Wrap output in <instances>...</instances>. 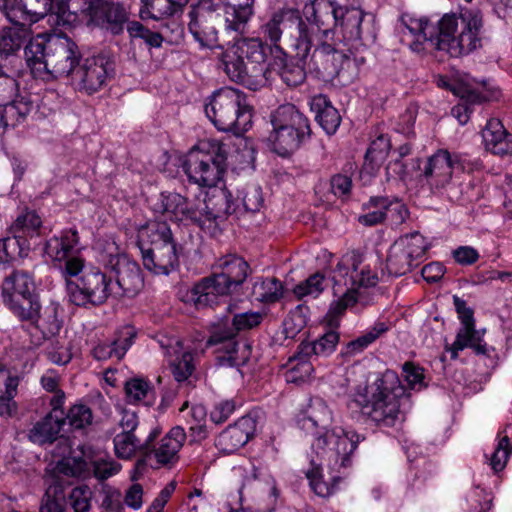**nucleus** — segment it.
<instances>
[{
    "instance_id": "obj_1",
    "label": "nucleus",
    "mask_w": 512,
    "mask_h": 512,
    "mask_svg": "<svg viewBox=\"0 0 512 512\" xmlns=\"http://www.w3.org/2000/svg\"><path fill=\"white\" fill-rule=\"evenodd\" d=\"M401 22L413 36L421 37L431 49L451 57L467 55L481 47L482 14L478 9H461L460 14H445L438 25L426 18L403 14Z\"/></svg>"
},
{
    "instance_id": "obj_2",
    "label": "nucleus",
    "mask_w": 512,
    "mask_h": 512,
    "mask_svg": "<svg viewBox=\"0 0 512 512\" xmlns=\"http://www.w3.org/2000/svg\"><path fill=\"white\" fill-rule=\"evenodd\" d=\"M404 393L398 375L386 370L373 382L359 386L351 394L347 408L353 418L362 417L376 426L392 427L399 420L400 398Z\"/></svg>"
},
{
    "instance_id": "obj_3",
    "label": "nucleus",
    "mask_w": 512,
    "mask_h": 512,
    "mask_svg": "<svg viewBox=\"0 0 512 512\" xmlns=\"http://www.w3.org/2000/svg\"><path fill=\"white\" fill-rule=\"evenodd\" d=\"M24 55L33 77L42 80L72 76L81 60L78 45L65 34L37 35L25 46Z\"/></svg>"
},
{
    "instance_id": "obj_4",
    "label": "nucleus",
    "mask_w": 512,
    "mask_h": 512,
    "mask_svg": "<svg viewBox=\"0 0 512 512\" xmlns=\"http://www.w3.org/2000/svg\"><path fill=\"white\" fill-rule=\"evenodd\" d=\"M304 16L312 21L315 38L329 39L333 28L338 27L343 41L352 48L363 46L362 22L366 13L359 7L340 5L337 0H308Z\"/></svg>"
},
{
    "instance_id": "obj_5",
    "label": "nucleus",
    "mask_w": 512,
    "mask_h": 512,
    "mask_svg": "<svg viewBox=\"0 0 512 512\" xmlns=\"http://www.w3.org/2000/svg\"><path fill=\"white\" fill-rule=\"evenodd\" d=\"M266 53L258 38H245L227 48L221 55V67L227 77L250 90L267 84Z\"/></svg>"
},
{
    "instance_id": "obj_6",
    "label": "nucleus",
    "mask_w": 512,
    "mask_h": 512,
    "mask_svg": "<svg viewBox=\"0 0 512 512\" xmlns=\"http://www.w3.org/2000/svg\"><path fill=\"white\" fill-rule=\"evenodd\" d=\"M261 33L279 52L282 53L283 46H286L301 56L307 55L315 38L312 21L292 8L274 12L261 26Z\"/></svg>"
},
{
    "instance_id": "obj_7",
    "label": "nucleus",
    "mask_w": 512,
    "mask_h": 512,
    "mask_svg": "<svg viewBox=\"0 0 512 512\" xmlns=\"http://www.w3.org/2000/svg\"><path fill=\"white\" fill-rule=\"evenodd\" d=\"M333 294L336 298L330 305L329 314L341 315L358 300V289L373 287L378 282L377 274L362 265L359 253L345 255L333 271Z\"/></svg>"
},
{
    "instance_id": "obj_8",
    "label": "nucleus",
    "mask_w": 512,
    "mask_h": 512,
    "mask_svg": "<svg viewBox=\"0 0 512 512\" xmlns=\"http://www.w3.org/2000/svg\"><path fill=\"white\" fill-rule=\"evenodd\" d=\"M204 111L219 131L239 135L252 124V107L247 95L239 89L224 87L216 90L208 97Z\"/></svg>"
},
{
    "instance_id": "obj_9",
    "label": "nucleus",
    "mask_w": 512,
    "mask_h": 512,
    "mask_svg": "<svg viewBox=\"0 0 512 512\" xmlns=\"http://www.w3.org/2000/svg\"><path fill=\"white\" fill-rule=\"evenodd\" d=\"M138 246L144 267L155 275L168 276L179 267V252L166 222H151L139 231Z\"/></svg>"
},
{
    "instance_id": "obj_10",
    "label": "nucleus",
    "mask_w": 512,
    "mask_h": 512,
    "mask_svg": "<svg viewBox=\"0 0 512 512\" xmlns=\"http://www.w3.org/2000/svg\"><path fill=\"white\" fill-rule=\"evenodd\" d=\"M216 271L203 278L192 289V299L197 307L212 306L219 296L229 295L242 285L250 273L249 264L238 255H225L215 263Z\"/></svg>"
},
{
    "instance_id": "obj_11",
    "label": "nucleus",
    "mask_w": 512,
    "mask_h": 512,
    "mask_svg": "<svg viewBox=\"0 0 512 512\" xmlns=\"http://www.w3.org/2000/svg\"><path fill=\"white\" fill-rule=\"evenodd\" d=\"M227 155L224 143L200 141L187 153L182 167L190 182L200 187H214L226 170Z\"/></svg>"
},
{
    "instance_id": "obj_12",
    "label": "nucleus",
    "mask_w": 512,
    "mask_h": 512,
    "mask_svg": "<svg viewBox=\"0 0 512 512\" xmlns=\"http://www.w3.org/2000/svg\"><path fill=\"white\" fill-rule=\"evenodd\" d=\"M262 320V313L253 311L234 314L231 320L225 317L212 326L207 346H218L217 352L224 353L218 356L221 363H227L230 366L239 365L245 360L246 354L244 351L241 355L239 354L237 334L257 327Z\"/></svg>"
},
{
    "instance_id": "obj_13",
    "label": "nucleus",
    "mask_w": 512,
    "mask_h": 512,
    "mask_svg": "<svg viewBox=\"0 0 512 512\" xmlns=\"http://www.w3.org/2000/svg\"><path fill=\"white\" fill-rule=\"evenodd\" d=\"M364 440V435L335 427L318 433L311 447L331 472L341 473V470L346 471L352 465V455Z\"/></svg>"
},
{
    "instance_id": "obj_14",
    "label": "nucleus",
    "mask_w": 512,
    "mask_h": 512,
    "mask_svg": "<svg viewBox=\"0 0 512 512\" xmlns=\"http://www.w3.org/2000/svg\"><path fill=\"white\" fill-rule=\"evenodd\" d=\"M411 169L417 173L420 183L427 185L432 193H439L451 184L454 171L463 170L464 165L460 154L438 149L424 160L412 159Z\"/></svg>"
},
{
    "instance_id": "obj_15",
    "label": "nucleus",
    "mask_w": 512,
    "mask_h": 512,
    "mask_svg": "<svg viewBox=\"0 0 512 512\" xmlns=\"http://www.w3.org/2000/svg\"><path fill=\"white\" fill-rule=\"evenodd\" d=\"M427 243L418 232L398 238L390 247L386 259V269L391 276H402L419 266L425 256Z\"/></svg>"
},
{
    "instance_id": "obj_16",
    "label": "nucleus",
    "mask_w": 512,
    "mask_h": 512,
    "mask_svg": "<svg viewBox=\"0 0 512 512\" xmlns=\"http://www.w3.org/2000/svg\"><path fill=\"white\" fill-rule=\"evenodd\" d=\"M69 301L77 306L101 305L114 295L111 279L100 270L85 271L76 281H68Z\"/></svg>"
},
{
    "instance_id": "obj_17",
    "label": "nucleus",
    "mask_w": 512,
    "mask_h": 512,
    "mask_svg": "<svg viewBox=\"0 0 512 512\" xmlns=\"http://www.w3.org/2000/svg\"><path fill=\"white\" fill-rule=\"evenodd\" d=\"M113 73L112 61L108 56L100 53L79 62L71 78L80 91L91 95L106 85Z\"/></svg>"
},
{
    "instance_id": "obj_18",
    "label": "nucleus",
    "mask_w": 512,
    "mask_h": 512,
    "mask_svg": "<svg viewBox=\"0 0 512 512\" xmlns=\"http://www.w3.org/2000/svg\"><path fill=\"white\" fill-rule=\"evenodd\" d=\"M327 40L328 39L324 36L318 35L317 38H314L313 44L309 47L307 55H296V57H298L318 79L324 82H333V75L336 73V61L342 58V51H339Z\"/></svg>"
},
{
    "instance_id": "obj_19",
    "label": "nucleus",
    "mask_w": 512,
    "mask_h": 512,
    "mask_svg": "<svg viewBox=\"0 0 512 512\" xmlns=\"http://www.w3.org/2000/svg\"><path fill=\"white\" fill-rule=\"evenodd\" d=\"M189 31L194 39L202 46L212 48L218 41L217 25L221 24L216 13L213 0H200L191 6L188 13Z\"/></svg>"
},
{
    "instance_id": "obj_20",
    "label": "nucleus",
    "mask_w": 512,
    "mask_h": 512,
    "mask_svg": "<svg viewBox=\"0 0 512 512\" xmlns=\"http://www.w3.org/2000/svg\"><path fill=\"white\" fill-rule=\"evenodd\" d=\"M81 12H88L90 22L105 30L107 33L118 36L127 30L130 21V8L120 2H105L94 5L88 3L80 7Z\"/></svg>"
},
{
    "instance_id": "obj_21",
    "label": "nucleus",
    "mask_w": 512,
    "mask_h": 512,
    "mask_svg": "<svg viewBox=\"0 0 512 512\" xmlns=\"http://www.w3.org/2000/svg\"><path fill=\"white\" fill-rule=\"evenodd\" d=\"M339 333L335 330H329L314 341H302L297 348L296 354L290 361H298L297 366L293 367L288 373V380L294 381L295 371L300 370L299 378L308 377L313 368L308 360L311 357H327L332 354L339 342Z\"/></svg>"
},
{
    "instance_id": "obj_22",
    "label": "nucleus",
    "mask_w": 512,
    "mask_h": 512,
    "mask_svg": "<svg viewBox=\"0 0 512 512\" xmlns=\"http://www.w3.org/2000/svg\"><path fill=\"white\" fill-rule=\"evenodd\" d=\"M106 266L115 277L114 295L135 296L144 286L139 265L125 254H110Z\"/></svg>"
},
{
    "instance_id": "obj_23",
    "label": "nucleus",
    "mask_w": 512,
    "mask_h": 512,
    "mask_svg": "<svg viewBox=\"0 0 512 512\" xmlns=\"http://www.w3.org/2000/svg\"><path fill=\"white\" fill-rule=\"evenodd\" d=\"M200 204V200L192 201L176 192H162L152 204V209L171 220L199 226Z\"/></svg>"
},
{
    "instance_id": "obj_24",
    "label": "nucleus",
    "mask_w": 512,
    "mask_h": 512,
    "mask_svg": "<svg viewBox=\"0 0 512 512\" xmlns=\"http://www.w3.org/2000/svg\"><path fill=\"white\" fill-rule=\"evenodd\" d=\"M234 211L231 193L226 189L215 190L200 204L199 227L209 233H215L219 224Z\"/></svg>"
},
{
    "instance_id": "obj_25",
    "label": "nucleus",
    "mask_w": 512,
    "mask_h": 512,
    "mask_svg": "<svg viewBox=\"0 0 512 512\" xmlns=\"http://www.w3.org/2000/svg\"><path fill=\"white\" fill-rule=\"evenodd\" d=\"M254 1L213 0V6L225 30L235 32L238 35L243 34L246 30L247 24L254 13Z\"/></svg>"
},
{
    "instance_id": "obj_26",
    "label": "nucleus",
    "mask_w": 512,
    "mask_h": 512,
    "mask_svg": "<svg viewBox=\"0 0 512 512\" xmlns=\"http://www.w3.org/2000/svg\"><path fill=\"white\" fill-rule=\"evenodd\" d=\"M473 315L474 313L471 308L458 314L462 326L457 333L456 340L449 348L452 358H456L458 352L467 347L472 348L478 355H484L487 352L486 343L482 339V333L475 329Z\"/></svg>"
},
{
    "instance_id": "obj_27",
    "label": "nucleus",
    "mask_w": 512,
    "mask_h": 512,
    "mask_svg": "<svg viewBox=\"0 0 512 512\" xmlns=\"http://www.w3.org/2000/svg\"><path fill=\"white\" fill-rule=\"evenodd\" d=\"M137 337L136 329L126 325L116 331L114 339L109 343H100L92 350L93 357L98 361L115 358L121 360Z\"/></svg>"
},
{
    "instance_id": "obj_28",
    "label": "nucleus",
    "mask_w": 512,
    "mask_h": 512,
    "mask_svg": "<svg viewBox=\"0 0 512 512\" xmlns=\"http://www.w3.org/2000/svg\"><path fill=\"white\" fill-rule=\"evenodd\" d=\"M187 435L183 427L175 426L148 451L153 453L157 462L161 465H174L179 460V451L186 441Z\"/></svg>"
},
{
    "instance_id": "obj_29",
    "label": "nucleus",
    "mask_w": 512,
    "mask_h": 512,
    "mask_svg": "<svg viewBox=\"0 0 512 512\" xmlns=\"http://www.w3.org/2000/svg\"><path fill=\"white\" fill-rule=\"evenodd\" d=\"M61 312L62 309L56 302H50L44 307L41 305L38 315L30 325L40 333V336L33 341L34 345L39 346L43 340L59 334L63 325Z\"/></svg>"
},
{
    "instance_id": "obj_30",
    "label": "nucleus",
    "mask_w": 512,
    "mask_h": 512,
    "mask_svg": "<svg viewBox=\"0 0 512 512\" xmlns=\"http://www.w3.org/2000/svg\"><path fill=\"white\" fill-rule=\"evenodd\" d=\"M36 291L35 282L30 273L13 269L5 274L1 283L3 303L6 305Z\"/></svg>"
},
{
    "instance_id": "obj_31",
    "label": "nucleus",
    "mask_w": 512,
    "mask_h": 512,
    "mask_svg": "<svg viewBox=\"0 0 512 512\" xmlns=\"http://www.w3.org/2000/svg\"><path fill=\"white\" fill-rule=\"evenodd\" d=\"M273 127H283L289 131L296 132L301 137H311L309 119L300 112L293 104L279 106L271 115Z\"/></svg>"
},
{
    "instance_id": "obj_32",
    "label": "nucleus",
    "mask_w": 512,
    "mask_h": 512,
    "mask_svg": "<svg viewBox=\"0 0 512 512\" xmlns=\"http://www.w3.org/2000/svg\"><path fill=\"white\" fill-rule=\"evenodd\" d=\"M281 54L280 56H275L266 65L267 83L272 79V74L279 75L282 81L289 87H297L304 83L306 79L305 65H300L292 59H288L283 52Z\"/></svg>"
},
{
    "instance_id": "obj_33",
    "label": "nucleus",
    "mask_w": 512,
    "mask_h": 512,
    "mask_svg": "<svg viewBox=\"0 0 512 512\" xmlns=\"http://www.w3.org/2000/svg\"><path fill=\"white\" fill-rule=\"evenodd\" d=\"M161 429L154 427L142 442L134 433H118L113 439L114 450L118 458L130 459L137 451L147 455L152 442L160 435Z\"/></svg>"
},
{
    "instance_id": "obj_34",
    "label": "nucleus",
    "mask_w": 512,
    "mask_h": 512,
    "mask_svg": "<svg viewBox=\"0 0 512 512\" xmlns=\"http://www.w3.org/2000/svg\"><path fill=\"white\" fill-rule=\"evenodd\" d=\"M482 137L485 148L491 153L499 156L512 153V134L505 129L500 120L490 119L482 131Z\"/></svg>"
},
{
    "instance_id": "obj_35",
    "label": "nucleus",
    "mask_w": 512,
    "mask_h": 512,
    "mask_svg": "<svg viewBox=\"0 0 512 512\" xmlns=\"http://www.w3.org/2000/svg\"><path fill=\"white\" fill-rule=\"evenodd\" d=\"M79 235L74 228L63 230L59 235L46 241L45 254L55 265L61 260L73 255L78 249Z\"/></svg>"
},
{
    "instance_id": "obj_36",
    "label": "nucleus",
    "mask_w": 512,
    "mask_h": 512,
    "mask_svg": "<svg viewBox=\"0 0 512 512\" xmlns=\"http://www.w3.org/2000/svg\"><path fill=\"white\" fill-rule=\"evenodd\" d=\"M65 424V420L60 418L59 415L48 414L42 420L38 421L29 430L28 439L37 445L46 446L51 445L57 441V448H59V433Z\"/></svg>"
},
{
    "instance_id": "obj_37",
    "label": "nucleus",
    "mask_w": 512,
    "mask_h": 512,
    "mask_svg": "<svg viewBox=\"0 0 512 512\" xmlns=\"http://www.w3.org/2000/svg\"><path fill=\"white\" fill-rule=\"evenodd\" d=\"M71 446L68 438H61L59 440V448L53 451L55 456L61 457L54 467L53 473L57 476L80 477L86 471V461L78 456L67 455L70 453Z\"/></svg>"
},
{
    "instance_id": "obj_38",
    "label": "nucleus",
    "mask_w": 512,
    "mask_h": 512,
    "mask_svg": "<svg viewBox=\"0 0 512 512\" xmlns=\"http://www.w3.org/2000/svg\"><path fill=\"white\" fill-rule=\"evenodd\" d=\"M332 421V412L322 400L313 402L306 414L298 420L299 427L314 437L327 430Z\"/></svg>"
},
{
    "instance_id": "obj_39",
    "label": "nucleus",
    "mask_w": 512,
    "mask_h": 512,
    "mask_svg": "<svg viewBox=\"0 0 512 512\" xmlns=\"http://www.w3.org/2000/svg\"><path fill=\"white\" fill-rule=\"evenodd\" d=\"M311 109L315 112V119L322 129L328 134H334L340 126L341 116L332 106L328 98L319 94L312 98Z\"/></svg>"
},
{
    "instance_id": "obj_40",
    "label": "nucleus",
    "mask_w": 512,
    "mask_h": 512,
    "mask_svg": "<svg viewBox=\"0 0 512 512\" xmlns=\"http://www.w3.org/2000/svg\"><path fill=\"white\" fill-rule=\"evenodd\" d=\"M310 138L301 137L296 132L281 127H273L269 136L272 150L281 157H288L297 151Z\"/></svg>"
},
{
    "instance_id": "obj_41",
    "label": "nucleus",
    "mask_w": 512,
    "mask_h": 512,
    "mask_svg": "<svg viewBox=\"0 0 512 512\" xmlns=\"http://www.w3.org/2000/svg\"><path fill=\"white\" fill-rule=\"evenodd\" d=\"M365 207L368 209H384L386 213V220H388L392 226L401 225L409 216L407 207L398 198L374 196L369 199L365 204Z\"/></svg>"
},
{
    "instance_id": "obj_42",
    "label": "nucleus",
    "mask_w": 512,
    "mask_h": 512,
    "mask_svg": "<svg viewBox=\"0 0 512 512\" xmlns=\"http://www.w3.org/2000/svg\"><path fill=\"white\" fill-rule=\"evenodd\" d=\"M30 253V242L28 239L18 237V234L9 233L0 240V262L23 260Z\"/></svg>"
},
{
    "instance_id": "obj_43",
    "label": "nucleus",
    "mask_w": 512,
    "mask_h": 512,
    "mask_svg": "<svg viewBox=\"0 0 512 512\" xmlns=\"http://www.w3.org/2000/svg\"><path fill=\"white\" fill-rule=\"evenodd\" d=\"M238 422L227 427L216 439L218 449L226 454H231L243 447L249 440V433Z\"/></svg>"
},
{
    "instance_id": "obj_44",
    "label": "nucleus",
    "mask_w": 512,
    "mask_h": 512,
    "mask_svg": "<svg viewBox=\"0 0 512 512\" xmlns=\"http://www.w3.org/2000/svg\"><path fill=\"white\" fill-rule=\"evenodd\" d=\"M10 312L22 323L29 326L38 315L41 307L39 295L35 292L30 293L29 296H23L15 301L5 305Z\"/></svg>"
},
{
    "instance_id": "obj_45",
    "label": "nucleus",
    "mask_w": 512,
    "mask_h": 512,
    "mask_svg": "<svg viewBox=\"0 0 512 512\" xmlns=\"http://www.w3.org/2000/svg\"><path fill=\"white\" fill-rule=\"evenodd\" d=\"M388 331V326L385 322H377L358 338L346 343L340 352L343 358H351L363 352L369 345H371L382 334Z\"/></svg>"
},
{
    "instance_id": "obj_46",
    "label": "nucleus",
    "mask_w": 512,
    "mask_h": 512,
    "mask_svg": "<svg viewBox=\"0 0 512 512\" xmlns=\"http://www.w3.org/2000/svg\"><path fill=\"white\" fill-rule=\"evenodd\" d=\"M2 107L4 121L7 127L12 128L23 123L34 109L33 102L27 97H14Z\"/></svg>"
},
{
    "instance_id": "obj_47",
    "label": "nucleus",
    "mask_w": 512,
    "mask_h": 512,
    "mask_svg": "<svg viewBox=\"0 0 512 512\" xmlns=\"http://www.w3.org/2000/svg\"><path fill=\"white\" fill-rule=\"evenodd\" d=\"M454 92L461 98L462 102L451 109V114L461 125H464L470 119L472 112L470 105L481 103L485 101L486 98L478 91L467 86H460L457 90H454Z\"/></svg>"
},
{
    "instance_id": "obj_48",
    "label": "nucleus",
    "mask_w": 512,
    "mask_h": 512,
    "mask_svg": "<svg viewBox=\"0 0 512 512\" xmlns=\"http://www.w3.org/2000/svg\"><path fill=\"white\" fill-rule=\"evenodd\" d=\"M0 378L5 385V393L0 395V416L8 419L14 417L18 411L17 403L14 400L17 394L18 378L10 376L1 365Z\"/></svg>"
},
{
    "instance_id": "obj_49",
    "label": "nucleus",
    "mask_w": 512,
    "mask_h": 512,
    "mask_svg": "<svg viewBox=\"0 0 512 512\" xmlns=\"http://www.w3.org/2000/svg\"><path fill=\"white\" fill-rule=\"evenodd\" d=\"M126 401L130 404L151 406L155 396L151 384L141 378H132L126 381L124 386Z\"/></svg>"
},
{
    "instance_id": "obj_50",
    "label": "nucleus",
    "mask_w": 512,
    "mask_h": 512,
    "mask_svg": "<svg viewBox=\"0 0 512 512\" xmlns=\"http://www.w3.org/2000/svg\"><path fill=\"white\" fill-rule=\"evenodd\" d=\"M363 63V57H351L342 52V58L336 61V73L333 75V82L336 81L342 86L351 84L358 77L360 65Z\"/></svg>"
},
{
    "instance_id": "obj_51",
    "label": "nucleus",
    "mask_w": 512,
    "mask_h": 512,
    "mask_svg": "<svg viewBox=\"0 0 512 512\" xmlns=\"http://www.w3.org/2000/svg\"><path fill=\"white\" fill-rule=\"evenodd\" d=\"M283 295L281 281L272 278H257L252 287V296L256 301L274 303Z\"/></svg>"
},
{
    "instance_id": "obj_52",
    "label": "nucleus",
    "mask_w": 512,
    "mask_h": 512,
    "mask_svg": "<svg viewBox=\"0 0 512 512\" xmlns=\"http://www.w3.org/2000/svg\"><path fill=\"white\" fill-rule=\"evenodd\" d=\"M41 217L35 211H25L17 216L9 228V233L18 234L24 239H31L40 234Z\"/></svg>"
},
{
    "instance_id": "obj_53",
    "label": "nucleus",
    "mask_w": 512,
    "mask_h": 512,
    "mask_svg": "<svg viewBox=\"0 0 512 512\" xmlns=\"http://www.w3.org/2000/svg\"><path fill=\"white\" fill-rule=\"evenodd\" d=\"M67 496L65 488L59 483L50 484L41 500L40 512H65Z\"/></svg>"
},
{
    "instance_id": "obj_54",
    "label": "nucleus",
    "mask_w": 512,
    "mask_h": 512,
    "mask_svg": "<svg viewBox=\"0 0 512 512\" xmlns=\"http://www.w3.org/2000/svg\"><path fill=\"white\" fill-rule=\"evenodd\" d=\"M127 33L131 42L142 40L151 48H159L163 43V36L160 32L152 31L139 21H131L127 26Z\"/></svg>"
},
{
    "instance_id": "obj_55",
    "label": "nucleus",
    "mask_w": 512,
    "mask_h": 512,
    "mask_svg": "<svg viewBox=\"0 0 512 512\" xmlns=\"http://www.w3.org/2000/svg\"><path fill=\"white\" fill-rule=\"evenodd\" d=\"M25 28L20 26L5 27L0 30V58H7L17 52L22 45V33Z\"/></svg>"
},
{
    "instance_id": "obj_56",
    "label": "nucleus",
    "mask_w": 512,
    "mask_h": 512,
    "mask_svg": "<svg viewBox=\"0 0 512 512\" xmlns=\"http://www.w3.org/2000/svg\"><path fill=\"white\" fill-rule=\"evenodd\" d=\"M22 9L26 14L25 28L54 11V0H22Z\"/></svg>"
},
{
    "instance_id": "obj_57",
    "label": "nucleus",
    "mask_w": 512,
    "mask_h": 512,
    "mask_svg": "<svg viewBox=\"0 0 512 512\" xmlns=\"http://www.w3.org/2000/svg\"><path fill=\"white\" fill-rule=\"evenodd\" d=\"M512 430V425H507L502 432L499 433L500 439L498 445L490 457V466L495 472L502 471L507 463L511 453L510 438L508 433Z\"/></svg>"
},
{
    "instance_id": "obj_58",
    "label": "nucleus",
    "mask_w": 512,
    "mask_h": 512,
    "mask_svg": "<svg viewBox=\"0 0 512 512\" xmlns=\"http://www.w3.org/2000/svg\"><path fill=\"white\" fill-rule=\"evenodd\" d=\"M142 8L140 9L141 19H162L171 16L176 9L169 0H141Z\"/></svg>"
},
{
    "instance_id": "obj_59",
    "label": "nucleus",
    "mask_w": 512,
    "mask_h": 512,
    "mask_svg": "<svg viewBox=\"0 0 512 512\" xmlns=\"http://www.w3.org/2000/svg\"><path fill=\"white\" fill-rule=\"evenodd\" d=\"M325 287V277L320 273H315L296 285L293 292L300 300L307 297L315 299L324 291Z\"/></svg>"
},
{
    "instance_id": "obj_60",
    "label": "nucleus",
    "mask_w": 512,
    "mask_h": 512,
    "mask_svg": "<svg viewBox=\"0 0 512 512\" xmlns=\"http://www.w3.org/2000/svg\"><path fill=\"white\" fill-rule=\"evenodd\" d=\"M93 492L87 485L74 487L67 500L73 512H90L92 509Z\"/></svg>"
},
{
    "instance_id": "obj_61",
    "label": "nucleus",
    "mask_w": 512,
    "mask_h": 512,
    "mask_svg": "<svg viewBox=\"0 0 512 512\" xmlns=\"http://www.w3.org/2000/svg\"><path fill=\"white\" fill-rule=\"evenodd\" d=\"M346 475L345 471L341 470V473L331 475L332 484L322 480V477L318 474L317 470H311L307 472V478L309 479L312 490L320 497H328L334 493L336 489V483L339 482Z\"/></svg>"
},
{
    "instance_id": "obj_62",
    "label": "nucleus",
    "mask_w": 512,
    "mask_h": 512,
    "mask_svg": "<svg viewBox=\"0 0 512 512\" xmlns=\"http://www.w3.org/2000/svg\"><path fill=\"white\" fill-rule=\"evenodd\" d=\"M63 419L65 420V424L68 423L72 429L80 430L91 425L93 414L88 406L75 404L69 409L66 417H63Z\"/></svg>"
},
{
    "instance_id": "obj_63",
    "label": "nucleus",
    "mask_w": 512,
    "mask_h": 512,
    "mask_svg": "<svg viewBox=\"0 0 512 512\" xmlns=\"http://www.w3.org/2000/svg\"><path fill=\"white\" fill-rule=\"evenodd\" d=\"M391 149V140L387 134L380 133L373 139L366 151L365 159L371 163H379L385 160Z\"/></svg>"
},
{
    "instance_id": "obj_64",
    "label": "nucleus",
    "mask_w": 512,
    "mask_h": 512,
    "mask_svg": "<svg viewBox=\"0 0 512 512\" xmlns=\"http://www.w3.org/2000/svg\"><path fill=\"white\" fill-rule=\"evenodd\" d=\"M170 366L176 381H186L195 369L193 355L190 352H183L181 356H177L171 361Z\"/></svg>"
}]
</instances>
